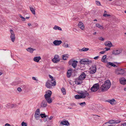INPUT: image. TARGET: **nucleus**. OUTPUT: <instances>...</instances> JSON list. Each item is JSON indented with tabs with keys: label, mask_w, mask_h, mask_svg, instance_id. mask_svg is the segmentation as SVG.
Listing matches in <instances>:
<instances>
[{
	"label": "nucleus",
	"mask_w": 126,
	"mask_h": 126,
	"mask_svg": "<svg viewBox=\"0 0 126 126\" xmlns=\"http://www.w3.org/2000/svg\"><path fill=\"white\" fill-rule=\"evenodd\" d=\"M111 84L109 80L105 81L100 88L102 92H104L107 91L110 87Z\"/></svg>",
	"instance_id": "f257e3e1"
},
{
	"label": "nucleus",
	"mask_w": 126,
	"mask_h": 126,
	"mask_svg": "<svg viewBox=\"0 0 126 126\" xmlns=\"http://www.w3.org/2000/svg\"><path fill=\"white\" fill-rule=\"evenodd\" d=\"M52 94V92L48 90L46 92V94L44 95L45 98L47 102L48 103H50L52 102L51 96Z\"/></svg>",
	"instance_id": "f03ea898"
},
{
	"label": "nucleus",
	"mask_w": 126,
	"mask_h": 126,
	"mask_svg": "<svg viewBox=\"0 0 126 126\" xmlns=\"http://www.w3.org/2000/svg\"><path fill=\"white\" fill-rule=\"evenodd\" d=\"M80 95H77L75 96L76 99H78L80 98H85L86 96H88L89 95V93L86 91L85 92H81L80 93Z\"/></svg>",
	"instance_id": "7ed1b4c3"
},
{
	"label": "nucleus",
	"mask_w": 126,
	"mask_h": 126,
	"mask_svg": "<svg viewBox=\"0 0 126 126\" xmlns=\"http://www.w3.org/2000/svg\"><path fill=\"white\" fill-rule=\"evenodd\" d=\"M56 82L54 81L53 82L49 80L47 81L46 84V86L48 88H50L52 86H55L56 85Z\"/></svg>",
	"instance_id": "20e7f679"
},
{
	"label": "nucleus",
	"mask_w": 126,
	"mask_h": 126,
	"mask_svg": "<svg viewBox=\"0 0 126 126\" xmlns=\"http://www.w3.org/2000/svg\"><path fill=\"white\" fill-rule=\"evenodd\" d=\"M99 88V85L98 83H96L91 88V90L92 92H95Z\"/></svg>",
	"instance_id": "39448f33"
},
{
	"label": "nucleus",
	"mask_w": 126,
	"mask_h": 126,
	"mask_svg": "<svg viewBox=\"0 0 126 126\" xmlns=\"http://www.w3.org/2000/svg\"><path fill=\"white\" fill-rule=\"evenodd\" d=\"M91 61H89L88 59H83L81 60L80 61V63L81 64H89L92 63Z\"/></svg>",
	"instance_id": "423d86ee"
},
{
	"label": "nucleus",
	"mask_w": 126,
	"mask_h": 126,
	"mask_svg": "<svg viewBox=\"0 0 126 126\" xmlns=\"http://www.w3.org/2000/svg\"><path fill=\"white\" fill-rule=\"evenodd\" d=\"M10 32L11 34L10 36L11 40L13 42H14L16 39L15 34L13 31L12 29L10 30Z\"/></svg>",
	"instance_id": "0eeeda50"
},
{
	"label": "nucleus",
	"mask_w": 126,
	"mask_h": 126,
	"mask_svg": "<svg viewBox=\"0 0 126 126\" xmlns=\"http://www.w3.org/2000/svg\"><path fill=\"white\" fill-rule=\"evenodd\" d=\"M60 59L59 56L56 55H55L54 58L52 59V61L54 63H57L60 61Z\"/></svg>",
	"instance_id": "6e6552de"
},
{
	"label": "nucleus",
	"mask_w": 126,
	"mask_h": 126,
	"mask_svg": "<svg viewBox=\"0 0 126 126\" xmlns=\"http://www.w3.org/2000/svg\"><path fill=\"white\" fill-rule=\"evenodd\" d=\"M86 75L84 72L82 73L79 76L78 80H84L86 78Z\"/></svg>",
	"instance_id": "1a4fd4ad"
},
{
	"label": "nucleus",
	"mask_w": 126,
	"mask_h": 126,
	"mask_svg": "<svg viewBox=\"0 0 126 126\" xmlns=\"http://www.w3.org/2000/svg\"><path fill=\"white\" fill-rule=\"evenodd\" d=\"M120 83L121 84L125 85L126 84V79L124 78H120L119 79Z\"/></svg>",
	"instance_id": "9d476101"
},
{
	"label": "nucleus",
	"mask_w": 126,
	"mask_h": 126,
	"mask_svg": "<svg viewBox=\"0 0 126 126\" xmlns=\"http://www.w3.org/2000/svg\"><path fill=\"white\" fill-rule=\"evenodd\" d=\"M46 100H44L43 101L41 104V107L42 108L46 107L47 106V102Z\"/></svg>",
	"instance_id": "9b49d317"
},
{
	"label": "nucleus",
	"mask_w": 126,
	"mask_h": 126,
	"mask_svg": "<svg viewBox=\"0 0 126 126\" xmlns=\"http://www.w3.org/2000/svg\"><path fill=\"white\" fill-rule=\"evenodd\" d=\"M62 43L61 40H55L53 42V44L55 46H59Z\"/></svg>",
	"instance_id": "f8f14e48"
},
{
	"label": "nucleus",
	"mask_w": 126,
	"mask_h": 126,
	"mask_svg": "<svg viewBox=\"0 0 126 126\" xmlns=\"http://www.w3.org/2000/svg\"><path fill=\"white\" fill-rule=\"evenodd\" d=\"M122 52V50H114L113 51L112 54H113L116 55L119 54Z\"/></svg>",
	"instance_id": "ddd939ff"
},
{
	"label": "nucleus",
	"mask_w": 126,
	"mask_h": 126,
	"mask_svg": "<svg viewBox=\"0 0 126 126\" xmlns=\"http://www.w3.org/2000/svg\"><path fill=\"white\" fill-rule=\"evenodd\" d=\"M78 26L79 28L83 30L84 28V26L83 23L81 22H79L78 24Z\"/></svg>",
	"instance_id": "4468645a"
},
{
	"label": "nucleus",
	"mask_w": 126,
	"mask_h": 126,
	"mask_svg": "<svg viewBox=\"0 0 126 126\" xmlns=\"http://www.w3.org/2000/svg\"><path fill=\"white\" fill-rule=\"evenodd\" d=\"M107 101L112 105H113L116 103V101L114 99L108 100Z\"/></svg>",
	"instance_id": "2eb2a0df"
},
{
	"label": "nucleus",
	"mask_w": 126,
	"mask_h": 126,
	"mask_svg": "<svg viewBox=\"0 0 126 126\" xmlns=\"http://www.w3.org/2000/svg\"><path fill=\"white\" fill-rule=\"evenodd\" d=\"M41 59V57L40 56L35 57L33 58V60L35 62H38Z\"/></svg>",
	"instance_id": "dca6fc26"
},
{
	"label": "nucleus",
	"mask_w": 126,
	"mask_h": 126,
	"mask_svg": "<svg viewBox=\"0 0 126 126\" xmlns=\"http://www.w3.org/2000/svg\"><path fill=\"white\" fill-rule=\"evenodd\" d=\"M105 45L106 46L111 47L112 46V44L110 41H106L105 43Z\"/></svg>",
	"instance_id": "f3484780"
},
{
	"label": "nucleus",
	"mask_w": 126,
	"mask_h": 126,
	"mask_svg": "<svg viewBox=\"0 0 126 126\" xmlns=\"http://www.w3.org/2000/svg\"><path fill=\"white\" fill-rule=\"evenodd\" d=\"M26 50L32 53L34 50H35V49H33V48L31 47H29L26 49Z\"/></svg>",
	"instance_id": "a211bd4d"
},
{
	"label": "nucleus",
	"mask_w": 126,
	"mask_h": 126,
	"mask_svg": "<svg viewBox=\"0 0 126 126\" xmlns=\"http://www.w3.org/2000/svg\"><path fill=\"white\" fill-rule=\"evenodd\" d=\"M61 124L63 125L66 126H68L69 125V123L67 121H62L61 122Z\"/></svg>",
	"instance_id": "6ab92c4d"
},
{
	"label": "nucleus",
	"mask_w": 126,
	"mask_h": 126,
	"mask_svg": "<svg viewBox=\"0 0 126 126\" xmlns=\"http://www.w3.org/2000/svg\"><path fill=\"white\" fill-rule=\"evenodd\" d=\"M78 61H74L72 64V66L74 68H75L77 66Z\"/></svg>",
	"instance_id": "aec40b11"
},
{
	"label": "nucleus",
	"mask_w": 126,
	"mask_h": 126,
	"mask_svg": "<svg viewBox=\"0 0 126 126\" xmlns=\"http://www.w3.org/2000/svg\"><path fill=\"white\" fill-rule=\"evenodd\" d=\"M106 57V55H104L102 57L101 59V61L102 62L105 63H106L107 62V60H105Z\"/></svg>",
	"instance_id": "412c9836"
},
{
	"label": "nucleus",
	"mask_w": 126,
	"mask_h": 126,
	"mask_svg": "<svg viewBox=\"0 0 126 126\" xmlns=\"http://www.w3.org/2000/svg\"><path fill=\"white\" fill-rule=\"evenodd\" d=\"M96 26V27L99 28L100 29L102 30L103 29L104 27L103 26L100 25L98 23H97L95 24Z\"/></svg>",
	"instance_id": "4be33fe9"
},
{
	"label": "nucleus",
	"mask_w": 126,
	"mask_h": 126,
	"mask_svg": "<svg viewBox=\"0 0 126 126\" xmlns=\"http://www.w3.org/2000/svg\"><path fill=\"white\" fill-rule=\"evenodd\" d=\"M40 112L39 109H37L35 112V114L37 115H39L40 114Z\"/></svg>",
	"instance_id": "5701e85b"
},
{
	"label": "nucleus",
	"mask_w": 126,
	"mask_h": 126,
	"mask_svg": "<svg viewBox=\"0 0 126 126\" xmlns=\"http://www.w3.org/2000/svg\"><path fill=\"white\" fill-rule=\"evenodd\" d=\"M125 71L124 70L121 69L118 72V74H124Z\"/></svg>",
	"instance_id": "b1692460"
},
{
	"label": "nucleus",
	"mask_w": 126,
	"mask_h": 126,
	"mask_svg": "<svg viewBox=\"0 0 126 126\" xmlns=\"http://www.w3.org/2000/svg\"><path fill=\"white\" fill-rule=\"evenodd\" d=\"M68 55H64L63 56V59L64 60H66L68 58Z\"/></svg>",
	"instance_id": "393cba45"
},
{
	"label": "nucleus",
	"mask_w": 126,
	"mask_h": 126,
	"mask_svg": "<svg viewBox=\"0 0 126 126\" xmlns=\"http://www.w3.org/2000/svg\"><path fill=\"white\" fill-rule=\"evenodd\" d=\"M30 8L32 13L33 14L35 15V11L33 8L32 7H31L30 6Z\"/></svg>",
	"instance_id": "a878e982"
},
{
	"label": "nucleus",
	"mask_w": 126,
	"mask_h": 126,
	"mask_svg": "<svg viewBox=\"0 0 126 126\" xmlns=\"http://www.w3.org/2000/svg\"><path fill=\"white\" fill-rule=\"evenodd\" d=\"M53 28L55 30H62V29L60 27H59V26H55Z\"/></svg>",
	"instance_id": "bb28decb"
},
{
	"label": "nucleus",
	"mask_w": 126,
	"mask_h": 126,
	"mask_svg": "<svg viewBox=\"0 0 126 126\" xmlns=\"http://www.w3.org/2000/svg\"><path fill=\"white\" fill-rule=\"evenodd\" d=\"M61 92L63 95L66 94L65 90L64 88H63L61 89Z\"/></svg>",
	"instance_id": "cd10ccee"
},
{
	"label": "nucleus",
	"mask_w": 126,
	"mask_h": 126,
	"mask_svg": "<svg viewBox=\"0 0 126 126\" xmlns=\"http://www.w3.org/2000/svg\"><path fill=\"white\" fill-rule=\"evenodd\" d=\"M89 50V48H87L83 47L82 49H81L80 51H87Z\"/></svg>",
	"instance_id": "c85d7f7f"
},
{
	"label": "nucleus",
	"mask_w": 126,
	"mask_h": 126,
	"mask_svg": "<svg viewBox=\"0 0 126 126\" xmlns=\"http://www.w3.org/2000/svg\"><path fill=\"white\" fill-rule=\"evenodd\" d=\"M40 117V114L39 115H37L34 114V117H35L36 119L37 120H38L39 119Z\"/></svg>",
	"instance_id": "c756f323"
},
{
	"label": "nucleus",
	"mask_w": 126,
	"mask_h": 126,
	"mask_svg": "<svg viewBox=\"0 0 126 126\" xmlns=\"http://www.w3.org/2000/svg\"><path fill=\"white\" fill-rule=\"evenodd\" d=\"M120 121H119V122H115L113 120H112L111 121H110L109 122H108V123H110V124H113V123H119Z\"/></svg>",
	"instance_id": "7c9ffc66"
},
{
	"label": "nucleus",
	"mask_w": 126,
	"mask_h": 126,
	"mask_svg": "<svg viewBox=\"0 0 126 126\" xmlns=\"http://www.w3.org/2000/svg\"><path fill=\"white\" fill-rule=\"evenodd\" d=\"M40 116H41V117L43 118L44 117L45 118L47 117H48V116L46 115L45 114L41 113L40 114Z\"/></svg>",
	"instance_id": "2f4dec72"
},
{
	"label": "nucleus",
	"mask_w": 126,
	"mask_h": 126,
	"mask_svg": "<svg viewBox=\"0 0 126 126\" xmlns=\"http://www.w3.org/2000/svg\"><path fill=\"white\" fill-rule=\"evenodd\" d=\"M108 65H110L112 66H113L114 67H115L116 66V65L115 64L111 62L108 63Z\"/></svg>",
	"instance_id": "473e14b6"
},
{
	"label": "nucleus",
	"mask_w": 126,
	"mask_h": 126,
	"mask_svg": "<svg viewBox=\"0 0 126 126\" xmlns=\"http://www.w3.org/2000/svg\"><path fill=\"white\" fill-rule=\"evenodd\" d=\"M96 71V70L94 69H92V70L90 71V73L91 74H94L95 73Z\"/></svg>",
	"instance_id": "72a5a7b5"
},
{
	"label": "nucleus",
	"mask_w": 126,
	"mask_h": 126,
	"mask_svg": "<svg viewBox=\"0 0 126 126\" xmlns=\"http://www.w3.org/2000/svg\"><path fill=\"white\" fill-rule=\"evenodd\" d=\"M63 47H64L67 48L68 47V45L67 43H64L63 45Z\"/></svg>",
	"instance_id": "f704fd0d"
},
{
	"label": "nucleus",
	"mask_w": 126,
	"mask_h": 126,
	"mask_svg": "<svg viewBox=\"0 0 126 126\" xmlns=\"http://www.w3.org/2000/svg\"><path fill=\"white\" fill-rule=\"evenodd\" d=\"M91 68L92 69L96 70V66L95 65H93Z\"/></svg>",
	"instance_id": "c9c22d12"
},
{
	"label": "nucleus",
	"mask_w": 126,
	"mask_h": 126,
	"mask_svg": "<svg viewBox=\"0 0 126 126\" xmlns=\"http://www.w3.org/2000/svg\"><path fill=\"white\" fill-rule=\"evenodd\" d=\"M21 124L22 126H27V124L24 122H23Z\"/></svg>",
	"instance_id": "e433bc0d"
},
{
	"label": "nucleus",
	"mask_w": 126,
	"mask_h": 126,
	"mask_svg": "<svg viewBox=\"0 0 126 126\" xmlns=\"http://www.w3.org/2000/svg\"><path fill=\"white\" fill-rule=\"evenodd\" d=\"M72 75V73H67V75L66 76L68 78H69Z\"/></svg>",
	"instance_id": "4c0bfd02"
},
{
	"label": "nucleus",
	"mask_w": 126,
	"mask_h": 126,
	"mask_svg": "<svg viewBox=\"0 0 126 126\" xmlns=\"http://www.w3.org/2000/svg\"><path fill=\"white\" fill-rule=\"evenodd\" d=\"M95 2L97 5L98 6H100L101 5L100 2V1H96Z\"/></svg>",
	"instance_id": "58836bf2"
},
{
	"label": "nucleus",
	"mask_w": 126,
	"mask_h": 126,
	"mask_svg": "<svg viewBox=\"0 0 126 126\" xmlns=\"http://www.w3.org/2000/svg\"><path fill=\"white\" fill-rule=\"evenodd\" d=\"M79 105L81 106H83V105H86V103L85 102H83L80 103Z\"/></svg>",
	"instance_id": "ea45409f"
},
{
	"label": "nucleus",
	"mask_w": 126,
	"mask_h": 126,
	"mask_svg": "<svg viewBox=\"0 0 126 126\" xmlns=\"http://www.w3.org/2000/svg\"><path fill=\"white\" fill-rule=\"evenodd\" d=\"M110 16V15L107 14H104L103 15V16L105 17Z\"/></svg>",
	"instance_id": "a19ab883"
},
{
	"label": "nucleus",
	"mask_w": 126,
	"mask_h": 126,
	"mask_svg": "<svg viewBox=\"0 0 126 126\" xmlns=\"http://www.w3.org/2000/svg\"><path fill=\"white\" fill-rule=\"evenodd\" d=\"M73 71V69H70L68 70L67 73H72L71 72Z\"/></svg>",
	"instance_id": "79ce46f5"
},
{
	"label": "nucleus",
	"mask_w": 126,
	"mask_h": 126,
	"mask_svg": "<svg viewBox=\"0 0 126 126\" xmlns=\"http://www.w3.org/2000/svg\"><path fill=\"white\" fill-rule=\"evenodd\" d=\"M99 40H101L102 41H103L104 40V38H103L102 37H99Z\"/></svg>",
	"instance_id": "37998d69"
},
{
	"label": "nucleus",
	"mask_w": 126,
	"mask_h": 126,
	"mask_svg": "<svg viewBox=\"0 0 126 126\" xmlns=\"http://www.w3.org/2000/svg\"><path fill=\"white\" fill-rule=\"evenodd\" d=\"M73 63V62L72 61L70 60L69 61V65L72 64Z\"/></svg>",
	"instance_id": "c03bdc74"
},
{
	"label": "nucleus",
	"mask_w": 126,
	"mask_h": 126,
	"mask_svg": "<svg viewBox=\"0 0 126 126\" xmlns=\"http://www.w3.org/2000/svg\"><path fill=\"white\" fill-rule=\"evenodd\" d=\"M49 78L52 79V80L51 81H52L53 80V77H52V76H51V75H49Z\"/></svg>",
	"instance_id": "a18cd8bd"
},
{
	"label": "nucleus",
	"mask_w": 126,
	"mask_h": 126,
	"mask_svg": "<svg viewBox=\"0 0 126 126\" xmlns=\"http://www.w3.org/2000/svg\"><path fill=\"white\" fill-rule=\"evenodd\" d=\"M105 49H106L105 51H108L109 50H110V48H107V47H105Z\"/></svg>",
	"instance_id": "49530a36"
},
{
	"label": "nucleus",
	"mask_w": 126,
	"mask_h": 126,
	"mask_svg": "<svg viewBox=\"0 0 126 126\" xmlns=\"http://www.w3.org/2000/svg\"><path fill=\"white\" fill-rule=\"evenodd\" d=\"M17 90L19 92H21V89L20 88H17Z\"/></svg>",
	"instance_id": "de8ad7c7"
},
{
	"label": "nucleus",
	"mask_w": 126,
	"mask_h": 126,
	"mask_svg": "<svg viewBox=\"0 0 126 126\" xmlns=\"http://www.w3.org/2000/svg\"><path fill=\"white\" fill-rule=\"evenodd\" d=\"M21 18L22 19V20L23 21H25L26 20L25 18L22 16L21 17Z\"/></svg>",
	"instance_id": "09e8293b"
},
{
	"label": "nucleus",
	"mask_w": 126,
	"mask_h": 126,
	"mask_svg": "<svg viewBox=\"0 0 126 126\" xmlns=\"http://www.w3.org/2000/svg\"><path fill=\"white\" fill-rule=\"evenodd\" d=\"M75 83L77 85H79L80 84V82H78V81H76Z\"/></svg>",
	"instance_id": "8fccbe9b"
},
{
	"label": "nucleus",
	"mask_w": 126,
	"mask_h": 126,
	"mask_svg": "<svg viewBox=\"0 0 126 126\" xmlns=\"http://www.w3.org/2000/svg\"><path fill=\"white\" fill-rule=\"evenodd\" d=\"M99 58V57L98 56H97L96 57H95L94 58V59L96 60L97 59Z\"/></svg>",
	"instance_id": "3c124183"
},
{
	"label": "nucleus",
	"mask_w": 126,
	"mask_h": 126,
	"mask_svg": "<svg viewBox=\"0 0 126 126\" xmlns=\"http://www.w3.org/2000/svg\"><path fill=\"white\" fill-rule=\"evenodd\" d=\"M5 126H11V125L10 124H8V123L6 124L5 125Z\"/></svg>",
	"instance_id": "603ef678"
},
{
	"label": "nucleus",
	"mask_w": 126,
	"mask_h": 126,
	"mask_svg": "<svg viewBox=\"0 0 126 126\" xmlns=\"http://www.w3.org/2000/svg\"><path fill=\"white\" fill-rule=\"evenodd\" d=\"M71 105H72V106H76V105L74 103H72L71 104Z\"/></svg>",
	"instance_id": "864d4df0"
},
{
	"label": "nucleus",
	"mask_w": 126,
	"mask_h": 126,
	"mask_svg": "<svg viewBox=\"0 0 126 126\" xmlns=\"http://www.w3.org/2000/svg\"><path fill=\"white\" fill-rule=\"evenodd\" d=\"M105 51H101L99 53L101 54H104L105 53Z\"/></svg>",
	"instance_id": "5fc2aeb1"
},
{
	"label": "nucleus",
	"mask_w": 126,
	"mask_h": 126,
	"mask_svg": "<svg viewBox=\"0 0 126 126\" xmlns=\"http://www.w3.org/2000/svg\"><path fill=\"white\" fill-rule=\"evenodd\" d=\"M32 79H33V80H36V79L34 77H32Z\"/></svg>",
	"instance_id": "6e6d98bb"
},
{
	"label": "nucleus",
	"mask_w": 126,
	"mask_h": 126,
	"mask_svg": "<svg viewBox=\"0 0 126 126\" xmlns=\"http://www.w3.org/2000/svg\"><path fill=\"white\" fill-rule=\"evenodd\" d=\"M53 118V117L52 116H51L49 118H48V119L49 120H51Z\"/></svg>",
	"instance_id": "4d7b16f0"
},
{
	"label": "nucleus",
	"mask_w": 126,
	"mask_h": 126,
	"mask_svg": "<svg viewBox=\"0 0 126 126\" xmlns=\"http://www.w3.org/2000/svg\"><path fill=\"white\" fill-rule=\"evenodd\" d=\"M122 126H126V123H124L122 125Z\"/></svg>",
	"instance_id": "13d9d810"
},
{
	"label": "nucleus",
	"mask_w": 126,
	"mask_h": 126,
	"mask_svg": "<svg viewBox=\"0 0 126 126\" xmlns=\"http://www.w3.org/2000/svg\"><path fill=\"white\" fill-rule=\"evenodd\" d=\"M28 25L29 26H31V24L29 23H28Z\"/></svg>",
	"instance_id": "bf43d9fd"
},
{
	"label": "nucleus",
	"mask_w": 126,
	"mask_h": 126,
	"mask_svg": "<svg viewBox=\"0 0 126 126\" xmlns=\"http://www.w3.org/2000/svg\"><path fill=\"white\" fill-rule=\"evenodd\" d=\"M18 16L21 18L22 16L20 14H19Z\"/></svg>",
	"instance_id": "052dcab7"
},
{
	"label": "nucleus",
	"mask_w": 126,
	"mask_h": 126,
	"mask_svg": "<svg viewBox=\"0 0 126 126\" xmlns=\"http://www.w3.org/2000/svg\"><path fill=\"white\" fill-rule=\"evenodd\" d=\"M29 17H26V18L27 19H29Z\"/></svg>",
	"instance_id": "680f3d73"
},
{
	"label": "nucleus",
	"mask_w": 126,
	"mask_h": 126,
	"mask_svg": "<svg viewBox=\"0 0 126 126\" xmlns=\"http://www.w3.org/2000/svg\"><path fill=\"white\" fill-rule=\"evenodd\" d=\"M96 32H95L93 34L94 35H95L96 34Z\"/></svg>",
	"instance_id": "e2e57ef3"
},
{
	"label": "nucleus",
	"mask_w": 126,
	"mask_h": 126,
	"mask_svg": "<svg viewBox=\"0 0 126 126\" xmlns=\"http://www.w3.org/2000/svg\"><path fill=\"white\" fill-rule=\"evenodd\" d=\"M2 73L1 72H0V75H2Z\"/></svg>",
	"instance_id": "0e129e2a"
},
{
	"label": "nucleus",
	"mask_w": 126,
	"mask_h": 126,
	"mask_svg": "<svg viewBox=\"0 0 126 126\" xmlns=\"http://www.w3.org/2000/svg\"><path fill=\"white\" fill-rule=\"evenodd\" d=\"M14 106V105L13 104H12V106H11L12 107H12H13Z\"/></svg>",
	"instance_id": "69168bd1"
},
{
	"label": "nucleus",
	"mask_w": 126,
	"mask_h": 126,
	"mask_svg": "<svg viewBox=\"0 0 126 126\" xmlns=\"http://www.w3.org/2000/svg\"><path fill=\"white\" fill-rule=\"evenodd\" d=\"M124 91H126V88H125L124 89Z\"/></svg>",
	"instance_id": "338daca9"
},
{
	"label": "nucleus",
	"mask_w": 126,
	"mask_h": 126,
	"mask_svg": "<svg viewBox=\"0 0 126 126\" xmlns=\"http://www.w3.org/2000/svg\"><path fill=\"white\" fill-rule=\"evenodd\" d=\"M107 12L106 11H104V13H107Z\"/></svg>",
	"instance_id": "774afa93"
}]
</instances>
